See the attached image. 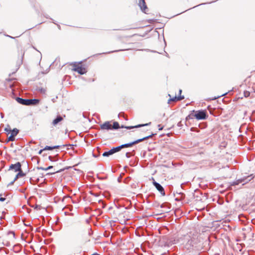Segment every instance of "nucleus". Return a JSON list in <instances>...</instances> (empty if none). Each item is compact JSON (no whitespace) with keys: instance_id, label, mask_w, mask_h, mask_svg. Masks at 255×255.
<instances>
[{"instance_id":"a211bd4d","label":"nucleus","mask_w":255,"mask_h":255,"mask_svg":"<svg viewBox=\"0 0 255 255\" xmlns=\"http://www.w3.org/2000/svg\"><path fill=\"white\" fill-rule=\"evenodd\" d=\"M120 128L118 122H114L113 126H112V129H118Z\"/></svg>"},{"instance_id":"1a4fd4ad","label":"nucleus","mask_w":255,"mask_h":255,"mask_svg":"<svg viewBox=\"0 0 255 255\" xmlns=\"http://www.w3.org/2000/svg\"><path fill=\"white\" fill-rule=\"evenodd\" d=\"M120 150H121V149H120V147L119 146L115 147H113L110 150H109L108 151L104 152L103 153V156L104 157H108L109 156H110L117 152H118Z\"/></svg>"},{"instance_id":"9d476101","label":"nucleus","mask_w":255,"mask_h":255,"mask_svg":"<svg viewBox=\"0 0 255 255\" xmlns=\"http://www.w3.org/2000/svg\"><path fill=\"white\" fill-rule=\"evenodd\" d=\"M153 180V184L154 185L157 190L161 193L162 196L165 195V191L163 187L159 183H157L153 178H152Z\"/></svg>"},{"instance_id":"393cba45","label":"nucleus","mask_w":255,"mask_h":255,"mask_svg":"<svg viewBox=\"0 0 255 255\" xmlns=\"http://www.w3.org/2000/svg\"><path fill=\"white\" fill-rule=\"evenodd\" d=\"M48 159L49 160L52 159V157L51 155H46L45 159Z\"/></svg>"},{"instance_id":"6ab92c4d","label":"nucleus","mask_w":255,"mask_h":255,"mask_svg":"<svg viewBox=\"0 0 255 255\" xmlns=\"http://www.w3.org/2000/svg\"><path fill=\"white\" fill-rule=\"evenodd\" d=\"M19 130L16 128H14L12 130H11V134L13 135L14 137L18 134Z\"/></svg>"},{"instance_id":"f704fd0d","label":"nucleus","mask_w":255,"mask_h":255,"mask_svg":"<svg viewBox=\"0 0 255 255\" xmlns=\"http://www.w3.org/2000/svg\"><path fill=\"white\" fill-rule=\"evenodd\" d=\"M78 164H79V163H78ZM77 165V164H75V165H73L71 166V167H74V166H75V165Z\"/></svg>"},{"instance_id":"6e6552de","label":"nucleus","mask_w":255,"mask_h":255,"mask_svg":"<svg viewBox=\"0 0 255 255\" xmlns=\"http://www.w3.org/2000/svg\"><path fill=\"white\" fill-rule=\"evenodd\" d=\"M71 65L73 66V70L77 72L80 75H83L87 72L85 67L82 66H79L76 62L73 63Z\"/></svg>"},{"instance_id":"aec40b11","label":"nucleus","mask_w":255,"mask_h":255,"mask_svg":"<svg viewBox=\"0 0 255 255\" xmlns=\"http://www.w3.org/2000/svg\"><path fill=\"white\" fill-rule=\"evenodd\" d=\"M52 167L53 166H49L48 167L38 166L37 168L38 169H41L43 170H47L48 169L52 168Z\"/></svg>"},{"instance_id":"f03ea898","label":"nucleus","mask_w":255,"mask_h":255,"mask_svg":"<svg viewBox=\"0 0 255 255\" xmlns=\"http://www.w3.org/2000/svg\"><path fill=\"white\" fill-rule=\"evenodd\" d=\"M2 239L3 245L9 246L13 245L14 244L15 240V234L13 232H9L7 235L2 237Z\"/></svg>"},{"instance_id":"7ed1b4c3","label":"nucleus","mask_w":255,"mask_h":255,"mask_svg":"<svg viewBox=\"0 0 255 255\" xmlns=\"http://www.w3.org/2000/svg\"><path fill=\"white\" fill-rule=\"evenodd\" d=\"M16 101L18 103L26 106L36 105L39 102V100L38 99H25L19 97H17L16 99Z\"/></svg>"},{"instance_id":"b1692460","label":"nucleus","mask_w":255,"mask_h":255,"mask_svg":"<svg viewBox=\"0 0 255 255\" xmlns=\"http://www.w3.org/2000/svg\"><path fill=\"white\" fill-rule=\"evenodd\" d=\"M250 95V93L248 91H246L244 92V96L245 97H248Z\"/></svg>"},{"instance_id":"4468645a","label":"nucleus","mask_w":255,"mask_h":255,"mask_svg":"<svg viewBox=\"0 0 255 255\" xmlns=\"http://www.w3.org/2000/svg\"><path fill=\"white\" fill-rule=\"evenodd\" d=\"M184 98V96H179L178 97L175 96L174 97L172 98H170L168 101V103H170V102H176L178 101H180L181 100H183Z\"/></svg>"},{"instance_id":"bb28decb","label":"nucleus","mask_w":255,"mask_h":255,"mask_svg":"<svg viewBox=\"0 0 255 255\" xmlns=\"http://www.w3.org/2000/svg\"><path fill=\"white\" fill-rule=\"evenodd\" d=\"M0 245H3V239H2V237L0 236Z\"/></svg>"},{"instance_id":"c756f323","label":"nucleus","mask_w":255,"mask_h":255,"mask_svg":"<svg viewBox=\"0 0 255 255\" xmlns=\"http://www.w3.org/2000/svg\"><path fill=\"white\" fill-rule=\"evenodd\" d=\"M5 198H2V197L0 198V201H1V202H3V201H5Z\"/></svg>"},{"instance_id":"5701e85b","label":"nucleus","mask_w":255,"mask_h":255,"mask_svg":"<svg viewBox=\"0 0 255 255\" xmlns=\"http://www.w3.org/2000/svg\"><path fill=\"white\" fill-rule=\"evenodd\" d=\"M15 140V137L12 135H10L8 137V140L7 141H14Z\"/></svg>"},{"instance_id":"0eeeda50","label":"nucleus","mask_w":255,"mask_h":255,"mask_svg":"<svg viewBox=\"0 0 255 255\" xmlns=\"http://www.w3.org/2000/svg\"><path fill=\"white\" fill-rule=\"evenodd\" d=\"M254 178V176L253 174H251L247 176H244L241 179H239L235 181H234L232 184L231 185H238L240 183H243V185L248 183L249 181H251L252 179H253Z\"/></svg>"},{"instance_id":"9b49d317","label":"nucleus","mask_w":255,"mask_h":255,"mask_svg":"<svg viewBox=\"0 0 255 255\" xmlns=\"http://www.w3.org/2000/svg\"><path fill=\"white\" fill-rule=\"evenodd\" d=\"M138 5L140 8V9L142 11L146 13L145 10L147 9V6L146 5L145 2L144 0H138Z\"/></svg>"},{"instance_id":"4be33fe9","label":"nucleus","mask_w":255,"mask_h":255,"mask_svg":"<svg viewBox=\"0 0 255 255\" xmlns=\"http://www.w3.org/2000/svg\"><path fill=\"white\" fill-rule=\"evenodd\" d=\"M133 154H132V152H127L126 153V157L127 158H129L131 157Z\"/></svg>"},{"instance_id":"412c9836","label":"nucleus","mask_w":255,"mask_h":255,"mask_svg":"<svg viewBox=\"0 0 255 255\" xmlns=\"http://www.w3.org/2000/svg\"><path fill=\"white\" fill-rule=\"evenodd\" d=\"M59 147V146H46L45 147L44 149V150H52L53 149H54V148H58Z\"/></svg>"},{"instance_id":"423d86ee","label":"nucleus","mask_w":255,"mask_h":255,"mask_svg":"<svg viewBox=\"0 0 255 255\" xmlns=\"http://www.w3.org/2000/svg\"><path fill=\"white\" fill-rule=\"evenodd\" d=\"M156 134L155 133H152L150 135H147V136H146L145 137H143L141 138H139V139H138L136 140H134L133 141H132L131 142H129V143H125V144H122V145H120V149L121 150L123 148H126V147H130L131 146H132L134 144H135L136 143H138L141 141H142L145 139H148L150 137H151L152 136L155 135Z\"/></svg>"},{"instance_id":"4c0bfd02","label":"nucleus","mask_w":255,"mask_h":255,"mask_svg":"<svg viewBox=\"0 0 255 255\" xmlns=\"http://www.w3.org/2000/svg\"><path fill=\"white\" fill-rule=\"evenodd\" d=\"M9 37L11 38H13V37H12V36H8Z\"/></svg>"},{"instance_id":"cd10ccee","label":"nucleus","mask_w":255,"mask_h":255,"mask_svg":"<svg viewBox=\"0 0 255 255\" xmlns=\"http://www.w3.org/2000/svg\"><path fill=\"white\" fill-rule=\"evenodd\" d=\"M158 127H159V130H161L163 128V127H161L160 125H158Z\"/></svg>"},{"instance_id":"39448f33","label":"nucleus","mask_w":255,"mask_h":255,"mask_svg":"<svg viewBox=\"0 0 255 255\" xmlns=\"http://www.w3.org/2000/svg\"><path fill=\"white\" fill-rule=\"evenodd\" d=\"M194 117L198 120H205L207 118L208 116L207 112L205 110H199L197 111L195 114L189 115L186 119H192Z\"/></svg>"},{"instance_id":"20e7f679","label":"nucleus","mask_w":255,"mask_h":255,"mask_svg":"<svg viewBox=\"0 0 255 255\" xmlns=\"http://www.w3.org/2000/svg\"><path fill=\"white\" fill-rule=\"evenodd\" d=\"M189 237L190 238V240L188 241L189 244L193 247H196L198 244L200 242L199 233L196 232H190Z\"/></svg>"},{"instance_id":"f3484780","label":"nucleus","mask_w":255,"mask_h":255,"mask_svg":"<svg viewBox=\"0 0 255 255\" xmlns=\"http://www.w3.org/2000/svg\"><path fill=\"white\" fill-rule=\"evenodd\" d=\"M71 167V166H66L64 167L61 168L54 169V172L52 173H55L63 171L65 169H69V168H70Z\"/></svg>"},{"instance_id":"f257e3e1","label":"nucleus","mask_w":255,"mask_h":255,"mask_svg":"<svg viewBox=\"0 0 255 255\" xmlns=\"http://www.w3.org/2000/svg\"><path fill=\"white\" fill-rule=\"evenodd\" d=\"M9 169L14 170L15 172L18 171V172L14 176L13 180L8 184L7 186L12 185L19 177H23L25 175V174L23 172L22 168H21V165L19 162L14 164H11L9 167Z\"/></svg>"},{"instance_id":"c85d7f7f","label":"nucleus","mask_w":255,"mask_h":255,"mask_svg":"<svg viewBox=\"0 0 255 255\" xmlns=\"http://www.w3.org/2000/svg\"><path fill=\"white\" fill-rule=\"evenodd\" d=\"M123 50H115V51H111V52H107V53H111V52H118V51H123Z\"/></svg>"},{"instance_id":"e433bc0d","label":"nucleus","mask_w":255,"mask_h":255,"mask_svg":"<svg viewBox=\"0 0 255 255\" xmlns=\"http://www.w3.org/2000/svg\"><path fill=\"white\" fill-rule=\"evenodd\" d=\"M206 4V3H201V4H200V5H203V4ZM198 5H200V4H199Z\"/></svg>"},{"instance_id":"c9c22d12","label":"nucleus","mask_w":255,"mask_h":255,"mask_svg":"<svg viewBox=\"0 0 255 255\" xmlns=\"http://www.w3.org/2000/svg\"><path fill=\"white\" fill-rule=\"evenodd\" d=\"M179 94H181V92H182V90H179Z\"/></svg>"},{"instance_id":"2f4dec72","label":"nucleus","mask_w":255,"mask_h":255,"mask_svg":"<svg viewBox=\"0 0 255 255\" xmlns=\"http://www.w3.org/2000/svg\"><path fill=\"white\" fill-rule=\"evenodd\" d=\"M44 151H45V150H44V148H43V149H42L40 150L39 151V152H38V153H39V154H41V153L42 152H43Z\"/></svg>"},{"instance_id":"473e14b6","label":"nucleus","mask_w":255,"mask_h":255,"mask_svg":"<svg viewBox=\"0 0 255 255\" xmlns=\"http://www.w3.org/2000/svg\"><path fill=\"white\" fill-rule=\"evenodd\" d=\"M12 174H13V173H12L11 172H9L8 173V176H10L12 175Z\"/></svg>"},{"instance_id":"a878e982","label":"nucleus","mask_w":255,"mask_h":255,"mask_svg":"<svg viewBox=\"0 0 255 255\" xmlns=\"http://www.w3.org/2000/svg\"><path fill=\"white\" fill-rule=\"evenodd\" d=\"M4 130L8 132V133H9L11 131V129L8 128H5Z\"/></svg>"},{"instance_id":"2eb2a0df","label":"nucleus","mask_w":255,"mask_h":255,"mask_svg":"<svg viewBox=\"0 0 255 255\" xmlns=\"http://www.w3.org/2000/svg\"><path fill=\"white\" fill-rule=\"evenodd\" d=\"M63 120V118L60 116H58L53 121L52 124L53 125H56L58 124Z\"/></svg>"},{"instance_id":"ddd939ff","label":"nucleus","mask_w":255,"mask_h":255,"mask_svg":"<svg viewBox=\"0 0 255 255\" xmlns=\"http://www.w3.org/2000/svg\"><path fill=\"white\" fill-rule=\"evenodd\" d=\"M151 124V123H147V124H140V125H136V126H122V128H126L127 129H132V128H140V127H144V126H149Z\"/></svg>"},{"instance_id":"7c9ffc66","label":"nucleus","mask_w":255,"mask_h":255,"mask_svg":"<svg viewBox=\"0 0 255 255\" xmlns=\"http://www.w3.org/2000/svg\"><path fill=\"white\" fill-rule=\"evenodd\" d=\"M226 94H227V93L223 94H222V95H221V96H224V95H226ZM221 97V96H218L217 97H215V98H214V99H213V100H215V99H217L218 98H219V97Z\"/></svg>"},{"instance_id":"f8f14e48","label":"nucleus","mask_w":255,"mask_h":255,"mask_svg":"<svg viewBox=\"0 0 255 255\" xmlns=\"http://www.w3.org/2000/svg\"><path fill=\"white\" fill-rule=\"evenodd\" d=\"M102 129L111 130L112 129V125L110 122L107 121L100 125Z\"/></svg>"},{"instance_id":"dca6fc26","label":"nucleus","mask_w":255,"mask_h":255,"mask_svg":"<svg viewBox=\"0 0 255 255\" xmlns=\"http://www.w3.org/2000/svg\"><path fill=\"white\" fill-rule=\"evenodd\" d=\"M21 165V168L22 167L25 170L28 169V163L26 160H23L21 162H20Z\"/></svg>"},{"instance_id":"72a5a7b5","label":"nucleus","mask_w":255,"mask_h":255,"mask_svg":"<svg viewBox=\"0 0 255 255\" xmlns=\"http://www.w3.org/2000/svg\"><path fill=\"white\" fill-rule=\"evenodd\" d=\"M92 154H93V156H94V157H95V158H96V157H97V156H96V155L95 154V153H92Z\"/></svg>"}]
</instances>
